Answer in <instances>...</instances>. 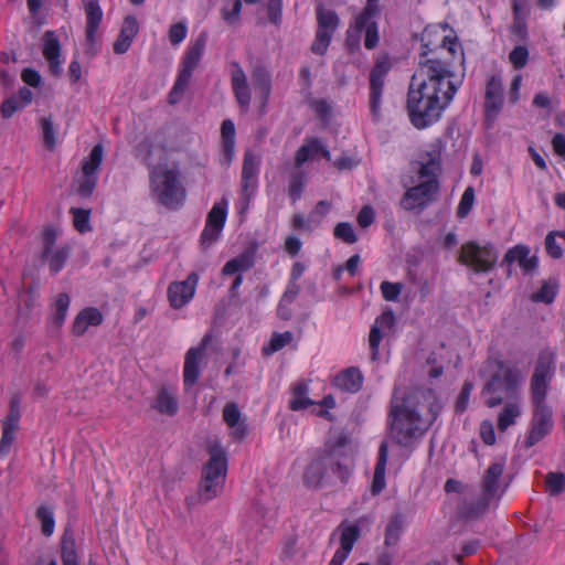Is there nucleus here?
Wrapping results in <instances>:
<instances>
[{
    "label": "nucleus",
    "instance_id": "1",
    "mask_svg": "<svg viewBox=\"0 0 565 565\" xmlns=\"http://www.w3.org/2000/svg\"><path fill=\"white\" fill-rule=\"evenodd\" d=\"M460 83L446 63L438 60L420 63L407 94V113L412 125L425 129L439 121Z\"/></svg>",
    "mask_w": 565,
    "mask_h": 565
},
{
    "label": "nucleus",
    "instance_id": "2",
    "mask_svg": "<svg viewBox=\"0 0 565 565\" xmlns=\"http://www.w3.org/2000/svg\"><path fill=\"white\" fill-rule=\"evenodd\" d=\"M138 156L150 168V194L160 204L169 209L180 206L185 192L179 182V170L174 163L166 159V151L157 146L145 142L138 149Z\"/></svg>",
    "mask_w": 565,
    "mask_h": 565
},
{
    "label": "nucleus",
    "instance_id": "3",
    "mask_svg": "<svg viewBox=\"0 0 565 565\" xmlns=\"http://www.w3.org/2000/svg\"><path fill=\"white\" fill-rule=\"evenodd\" d=\"M354 454V447L350 444H342L317 454L303 471L305 486L321 489L337 481L345 482L353 469Z\"/></svg>",
    "mask_w": 565,
    "mask_h": 565
},
{
    "label": "nucleus",
    "instance_id": "4",
    "mask_svg": "<svg viewBox=\"0 0 565 565\" xmlns=\"http://www.w3.org/2000/svg\"><path fill=\"white\" fill-rule=\"evenodd\" d=\"M439 405L430 407L429 414L420 416L415 412V397H403L396 390L390 413V434L397 444L409 446L417 440L427 430L431 422L436 418Z\"/></svg>",
    "mask_w": 565,
    "mask_h": 565
},
{
    "label": "nucleus",
    "instance_id": "5",
    "mask_svg": "<svg viewBox=\"0 0 565 565\" xmlns=\"http://www.w3.org/2000/svg\"><path fill=\"white\" fill-rule=\"evenodd\" d=\"M552 363L553 359L551 355L542 356L536 365L532 379V394L533 402L535 404V412L532 422V429L527 437L530 445L537 443L548 434L553 427L552 412L544 404L547 381L552 375Z\"/></svg>",
    "mask_w": 565,
    "mask_h": 565
},
{
    "label": "nucleus",
    "instance_id": "6",
    "mask_svg": "<svg viewBox=\"0 0 565 565\" xmlns=\"http://www.w3.org/2000/svg\"><path fill=\"white\" fill-rule=\"evenodd\" d=\"M440 162L430 158L419 164L415 175L411 178V185L401 201L403 209L408 211L422 210L429 204L439 189L437 180Z\"/></svg>",
    "mask_w": 565,
    "mask_h": 565
},
{
    "label": "nucleus",
    "instance_id": "7",
    "mask_svg": "<svg viewBox=\"0 0 565 565\" xmlns=\"http://www.w3.org/2000/svg\"><path fill=\"white\" fill-rule=\"evenodd\" d=\"M483 375L489 377V382L482 391L484 403L489 407H494L504 397L512 396L521 382V375L518 371L498 360L487 362Z\"/></svg>",
    "mask_w": 565,
    "mask_h": 565
},
{
    "label": "nucleus",
    "instance_id": "8",
    "mask_svg": "<svg viewBox=\"0 0 565 565\" xmlns=\"http://www.w3.org/2000/svg\"><path fill=\"white\" fill-rule=\"evenodd\" d=\"M227 452L218 440L209 446V460L202 469L199 497L207 502L216 498L223 490L227 475Z\"/></svg>",
    "mask_w": 565,
    "mask_h": 565
},
{
    "label": "nucleus",
    "instance_id": "9",
    "mask_svg": "<svg viewBox=\"0 0 565 565\" xmlns=\"http://www.w3.org/2000/svg\"><path fill=\"white\" fill-rule=\"evenodd\" d=\"M459 260L475 271H488L497 263L498 253L491 244L469 242L461 246Z\"/></svg>",
    "mask_w": 565,
    "mask_h": 565
},
{
    "label": "nucleus",
    "instance_id": "10",
    "mask_svg": "<svg viewBox=\"0 0 565 565\" xmlns=\"http://www.w3.org/2000/svg\"><path fill=\"white\" fill-rule=\"evenodd\" d=\"M317 21L318 30L311 50L313 53L322 55L327 52L332 35L339 25V18L334 11L319 6L317 8Z\"/></svg>",
    "mask_w": 565,
    "mask_h": 565
},
{
    "label": "nucleus",
    "instance_id": "11",
    "mask_svg": "<svg viewBox=\"0 0 565 565\" xmlns=\"http://www.w3.org/2000/svg\"><path fill=\"white\" fill-rule=\"evenodd\" d=\"M422 41L427 47H445L454 56L461 52V46L458 43L454 30L447 24L439 23L426 26L422 35Z\"/></svg>",
    "mask_w": 565,
    "mask_h": 565
},
{
    "label": "nucleus",
    "instance_id": "12",
    "mask_svg": "<svg viewBox=\"0 0 565 565\" xmlns=\"http://www.w3.org/2000/svg\"><path fill=\"white\" fill-rule=\"evenodd\" d=\"M503 462H494L488 468L482 480V502L478 507L477 511L473 512V514L482 513L492 503L499 500L503 493V489L500 484V478L503 473Z\"/></svg>",
    "mask_w": 565,
    "mask_h": 565
},
{
    "label": "nucleus",
    "instance_id": "13",
    "mask_svg": "<svg viewBox=\"0 0 565 565\" xmlns=\"http://www.w3.org/2000/svg\"><path fill=\"white\" fill-rule=\"evenodd\" d=\"M209 341V337H204L200 345L190 348L185 354L183 366V384L185 392H189L196 385L203 367Z\"/></svg>",
    "mask_w": 565,
    "mask_h": 565
},
{
    "label": "nucleus",
    "instance_id": "14",
    "mask_svg": "<svg viewBox=\"0 0 565 565\" xmlns=\"http://www.w3.org/2000/svg\"><path fill=\"white\" fill-rule=\"evenodd\" d=\"M102 161L103 147L102 145H96L92 149L88 158L83 161L82 172L77 179L78 192L82 196H88L93 193L97 181L96 173Z\"/></svg>",
    "mask_w": 565,
    "mask_h": 565
},
{
    "label": "nucleus",
    "instance_id": "15",
    "mask_svg": "<svg viewBox=\"0 0 565 565\" xmlns=\"http://www.w3.org/2000/svg\"><path fill=\"white\" fill-rule=\"evenodd\" d=\"M391 68L387 56H380L370 74V106L374 116H377L381 109L384 79Z\"/></svg>",
    "mask_w": 565,
    "mask_h": 565
},
{
    "label": "nucleus",
    "instance_id": "16",
    "mask_svg": "<svg viewBox=\"0 0 565 565\" xmlns=\"http://www.w3.org/2000/svg\"><path fill=\"white\" fill-rule=\"evenodd\" d=\"M228 212V201L223 199L214 203L206 220L205 227L201 235V241L204 246H210L221 235Z\"/></svg>",
    "mask_w": 565,
    "mask_h": 565
},
{
    "label": "nucleus",
    "instance_id": "17",
    "mask_svg": "<svg viewBox=\"0 0 565 565\" xmlns=\"http://www.w3.org/2000/svg\"><path fill=\"white\" fill-rule=\"evenodd\" d=\"M374 17L370 18L366 13H361L354 21V25H351L348 30V43L351 46H355L359 44L360 34L362 31L365 32L364 44L369 50L374 49L379 43V31L377 25L374 22Z\"/></svg>",
    "mask_w": 565,
    "mask_h": 565
},
{
    "label": "nucleus",
    "instance_id": "18",
    "mask_svg": "<svg viewBox=\"0 0 565 565\" xmlns=\"http://www.w3.org/2000/svg\"><path fill=\"white\" fill-rule=\"evenodd\" d=\"M199 277L190 274L185 280L172 282L168 288L170 306L180 309L188 305L194 297Z\"/></svg>",
    "mask_w": 565,
    "mask_h": 565
},
{
    "label": "nucleus",
    "instance_id": "19",
    "mask_svg": "<svg viewBox=\"0 0 565 565\" xmlns=\"http://www.w3.org/2000/svg\"><path fill=\"white\" fill-rule=\"evenodd\" d=\"M394 322L395 318L392 312H384L375 319L369 335L372 360L377 359L380 343L391 332Z\"/></svg>",
    "mask_w": 565,
    "mask_h": 565
},
{
    "label": "nucleus",
    "instance_id": "20",
    "mask_svg": "<svg viewBox=\"0 0 565 565\" xmlns=\"http://www.w3.org/2000/svg\"><path fill=\"white\" fill-rule=\"evenodd\" d=\"M58 236V231L53 227H49L44 232L45 250L44 257L49 263L50 269L53 273H58L65 260L68 257V249L65 247L53 248V244Z\"/></svg>",
    "mask_w": 565,
    "mask_h": 565
},
{
    "label": "nucleus",
    "instance_id": "21",
    "mask_svg": "<svg viewBox=\"0 0 565 565\" xmlns=\"http://www.w3.org/2000/svg\"><path fill=\"white\" fill-rule=\"evenodd\" d=\"M43 56L47 61L50 68L54 75L62 73L64 58L61 54V45L54 32H45L43 35Z\"/></svg>",
    "mask_w": 565,
    "mask_h": 565
},
{
    "label": "nucleus",
    "instance_id": "22",
    "mask_svg": "<svg viewBox=\"0 0 565 565\" xmlns=\"http://www.w3.org/2000/svg\"><path fill=\"white\" fill-rule=\"evenodd\" d=\"M20 414L17 409H11L10 414L2 423V435L0 438V457H7L15 441V435L19 429Z\"/></svg>",
    "mask_w": 565,
    "mask_h": 565
},
{
    "label": "nucleus",
    "instance_id": "23",
    "mask_svg": "<svg viewBox=\"0 0 565 565\" xmlns=\"http://www.w3.org/2000/svg\"><path fill=\"white\" fill-rule=\"evenodd\" d=\"M32 100L33 93L28 88H21L1 104V116L6 119L11 118L14 114L28 107Z\"/></svg>",
    "mask_w": 565,
    "mask_h": 565
},
{
    "label": "nucleus",
    "instance_id": "24",
    "mask_svg": "<svg viewBox=\"0 0 565 565\" xmlns=\"http://www.w3.org/2000/svg\"><path fill=\"white\" fill-rule=\"evenodd\" d=\"M518 264L523 270L531 271L537 266V258L530 255V248L526 245L519 244L510 248L504 258L503 264Z\"/></svg>",
    "mask_w": 565,
    "mask_h": 565
},
{
    "label": "nucleus",
    "instance_id": "25",
    "mask_svg": "<svg viewBox=\"0 0 565 565\" xmlns=\"http://www.w3.org/2000/svg\"><path fill=\"white\" fill-rule=\"evenodd\" d=\"M205 43V38L200 36L192 45L189 46L181 62L179 71L180 75H186L188 78L192 77V73L203 55Z\"/></svg>",
    "mask_w": 565,
    "mask_h": 565
},
{
    "label": "nucleus",
    "instance_id": "26",
    "mask_svg": "<svg viewBox=\"0 0 565 565\" xmlns=\"http://www.w3.org/2000/svg\"><path fill=\"white\" fill-rule=\"evenodd\" d=\"M139 25L135 17L128 15L125 18L118 39L114 43V51L117 54L126 53L138 33Z\"/></svg>",
    "mask_w": 565,
    "mask_h": 565
},
{
    "label": "nucleus",
    "instance_id": "27",
    "mask_svg": "<svg viewBox=\"0 0 565 565\" xmlns=\"http://www.w3.org/2000/svg\"><path fill=\"white\" fill-rule=\"evenodd\" d=\"M330 160V152L316 139L308 140L296 154V166L301 167L307 161H315L319 158Z\"/></svg>",
    "mask_w": 565,
    "mask_h": 565
},
{
    "label": "nucleus",
    "instance_id": "28",
    "mask_svg": "<svg viewBox=\"0 0 565 565\" xmlns=\"http://www.w3.org/2000/svg\"><path fill=\"white\" fill-rule=\"evenodd\" d=\"M103 321L102 312L96 308H85L76 316L73 332L83 335L90 327H97Z\"/></svg>",
    "mask_w": 565,
    "mask_h": 565
},
{
    "label": "nucleus",
    "instance_id": "29",
    "mask_svg": "<svg viewBox=\"0 0 565 565\" xmlns=\"http://www.w3.org/2000/svg\"><path fill=\"white\" fill-rule=\"evenodd\" d=\"M337 533L339 534L340 543L338 550L350 554L360 537L361 527L358 522H344L338 527Z\"/></svg>",
    "mask_w": 565,
    "mask_h": 565
},
{
    "label": "nucleus",
    "instance_id": "30",
    "mask_svg": "<svg viewBox=\"0 0 565 565\" xmlns=\"http://www.w3.org/2000/svg\"><path fill=\"white\" fill-rule=\"evenodd\" d=\"M223 419L234 438L242 439L246 435V425L242 420L241 412L235 404H228L223 409Z\"/></svg>",
    "mask_w": 565,
    "mask_h": 565
},
{
    "label": "nucleus",
    "instance_id": "31",
    "mask_svg": "<svg viewBox=\"0 0 565 565\" xmlns=\"http://www.w3.org/2000/svg\"><path fill=\"white\" fill-rule=\"evenodd\" d=\"M223 145V164L228 166L235 153V126L232 120L226 119L221 127Z\"/></svg>",
    "mask_w": 565,
    "mask_h": 565
},
{
    "label": "nucleus",
    "instance_id": "32",
    "mask_svg": "<svg viewBox=\"0 0 565 565\" xmlns=\"http://www.w3.org/2000/svg\"><path fill=\"white\" fill-rule=\"evenodd\" d=\"M232 86L238 104L243 108H247L250 103V90L246 82V76L239 67H235L232 72Z\"/></svg>",
    "mask_w": 565,
    "mask_h": 565
},
{
    "label": "nucleus",
    "instance_id": "33",
    "mask_svg": "<svg viewBox=\"0 0 565 565\" xmlns=\"http://www.w3.org/2000/svg\"><path fill=\"white\" fill-rule=\"evenodd\" d=\"M386 463H387V444L383 443L380 447L379 459L375 466L373 481H372V492L373 494H379L382 492L386 486L385 482V472H386Z\"/></svg>",
    "mask_w": 565,
    "mask_h": 565
},
{
    "label": "nucleus",
    "instance_id": "34",
    "mask_svg": "<svg viewBox=\"0 0 565 565\" xmlns=\"http://www.w3.org/2000/svg\"><path fill=\"white\" fill-rule=\"evenodd\" d=\"M153 407L162 414L174 415L178 411L177 391L168 387L161 388Z\"/></svg>",
    "mask_w": 565,
    "mask_h": 565
},
{
    "label": "nucleus",
    "instance_id": "35",
    "mask_svg": "<svg viewBox=\"0 0 565 565\" xmlns=\"http://www.w3.org/2000/svg\"><path fill=\"white\" fill-rule=\"evenodd\" d=\"M85 12L87 19L86 36L89 42H94L96 32L103 19V11L97 1L90 0L85 6Z\"/></svg>",
    "mask_w": 565,
    "mask_h": 565
},
{
    "label": "nucleus",
    "instance_id": "36",
    "mask_svg": "<svg viewBox=\"0 0 565 565\" xmlns=\"http://www.w3.org/2000/svg\"><path fill=\"white\" fill-rule=\"evenodd\" d=\"M62 563L63 565H78L77 553L75 550V541L72 535L65 534L61 543ZM38 565H58L56 561H41Z\"/></svg>",
    "mask_w": 565,
    "mask_h": 565
},
{
    "label": "nucleus",
    "instance_id": "37",
    "mask_svg": "<svg viewBox=\"0 0 565 565\" xmlns=\"http://www.w3.org/2000/svg\"><path fill=\"white\" fill-rule=\"evenodd\" d=\"M334 385L340 390L354 393L362 386V375L356 369L345 370L337 375Z\"/></svg>",
    "mask_w": 565,
    "mask_h": 565
},
{
    "label": "nucleus",
    "instance_id": "38",
    "mask_svg": "<svg viewBox=\"0 0 565 565\" xmlns=\"http://www.w3.org/2000/svg\"><path fill=\"white\" fill-rule=\"evenodd\" d=\"M255 104L263 108L270 95V81L266 73L255 74L253 78Z\"/></svg>",
    "mask_w": 565,
    "mask_h": 565
},
{
    "label": "nucleus",
    "instance_id": "39",
    "mask_svg": "<svg viewBox=\"0 0 565 565\" xmlns=\"http://www.w3.org/2000/svg\"><path fill=\"white\" fill-rule=\"evenodd\" d=\"M521 415V405L518 399L508 402L499 415L498 427L501 431L507 430L511 425L515 424Z\"/></svg>",
    "mask_w": 565,
    "mask_h": 565
},
{
    "label": "nucleus",
    "instance_id": "40",
    "mask_svg": "<svg viewBox=\"0 0 565 565\" xmlns=\"http://www.w3.org/2000/svg\"><path fill=\"white\" fill-rule=\"evenodd\" d=\"M242 11L241 0H226L221 8V17L228 25H236Z\"/></svg>",
    "mask_w": 565,
    "mask_h": 565
},
{
    "label": "nucleus",
    "instance_id": "41",
    "mask_svg": "<svg viewBox=\"0 0 565 565\" xmlns=\"http://www.w3.org/2000/svg\"><path fill=\"white\" fill-rule=\"evenodd\" d=\"M294 342V335L291 332L286 331L281 333H274L267 345L263 348V352L266 355L273 354Z\"/></svg>",
    "mask_w": 565,
    "mask_h": 565
},
{
    "label": "nucleus",
    "instance_id": "42",
    "mask_svg": "<svg viewBox=\"0 0 565 565\" xmlns=\"http://www.w3.org/2000/svg\"><path fill=\"white\" fill-rule=\"evenodd\" d=\"M312 401L308 398V387L306 384H297L292 390L290 398V408L294 411L306 409L312 405Z\"/></svg>",
    "mask_w": 565,
    "mask_h": 565
},
{
    "label": "nucleus",
    "instance_id": "43",
    "mask_svg": "<svg viewBox=\"0 0 565 565\" xmlns=\"http://www.w3.org/2000/svg\"><path fill=\"white\" fill-rule=\"evenodd\" d=\"M257 188V178H245L242 175V198L237 204L239 213H244L250 200V196L254 194Z\"/></svg>",
    "mask_w": 565,
    "mask_h": 565
},
{
    "label": "nucleus",
    "instance_id": "44",
    "mask_svg": "<svg viewBox=\"0 0 565 565\" xmlns=\"http://www.w3.org/2000/svg\"><path fill=\"white\" fill-rule=\"evenodd\" d=\"M70 297L66 294H60L53 305V320L56 326H62L66 319L70 307Z\"/></svg>",
    "mask_w": 565,
    "mask_h": 565
},
{
    "label": "nucleus",
    "instance_id": "45",
    "mask_svg": "<svg viewBox=\"0 0 565 565\" xmlns=\"http://www.w3.org/2000/svg\"><path fill=\"white\" fill-rule=\"evenodd\" d=\"M36 516L41 522L42 533L46 536L53 534L55 529L54 514L51 508L49 507H40L36 511Z\"/></svg>",
    "mask_w": 565,
    "mask_h": 565
},
{
    "label": "nucleus",
    "instance_id": "46",
    "mask_svg": "<svg viewBox=\"0 0 565 565\" xmlns=\"http://www.w3.org/2000/svg\"><path fill=\"white\" fill-rule=\"evenodd\" d=\"M557 294V284L555 281H545L540 290L532 295V300L534 302H544L551 303L553 302L555 296Z\"/></svg>",
    "mask_w": 565,
    "mask_h": 565
},
{
    "label": "nucleus",
    "instance_id": "47",
    "mask_svg": "<svg viewBox=\"0 0 565 565\" xmlns=\"http://www.w3.org/2000/svg\"><path fill=\"white\" fill-rule=\"evenodd\" d=\"M70 213L73 216V224L76 231L79 233H85L90 230L89 218L90 211L85 209L72 207Z\"/></svg>",
    "mask_w": 565,
    "mask_h": 565
},
{
    "label": "nucleus",
    "instance_id": "48",
    "mask_svg": "<svg viewBox=\"0 0 565 565\" xmlns=\"http://www.w3.org/2000/svg\"><path fill=\"white\" fill-rule=\"evenodd\" d=\"M475 199H476V195H475L473 188L472 186L466 188V190L463 191V193L460 198V201H459V204L457 207L458 217L463 218L470 213V211L472 210L473 204H475Z\"/></svg>",
    "mask_w": 565,
    "mask_h": 565
},
{
    "label": "nucleus",
    "instance_id": "49",
    "mask_svg": "<svg viewBox=\"0 0 565 565\" xmlns=\"http://www.w3.org/2000/svg\"><path fill=\"white\" fill-rule=\"evenodd\" d=\"M250 266V258L247 255L238 256L234 259L228 260L224 268L223 274L224 275H234L237 273L245 271Z\"/></svg>",
    "mask_w": 565,
    "mask_h": 565
},
{
    "label": "nucleus",
    "instance_id": "50",
    "mask_svg": "<svg viewBox=\"0 0 565 565\" xmlns=\"http://www.w3.org/2000/svg\"><path fill=\"white\" fill-rule=\"evenodd\" d=\"M190 81L191 78H188L186 75H178V78L169 94L170 104H177L182 99Z\"/></svg>",
    "mask_w": 565,
    "mask_h": 565
},
{
    "label": "nucleus",
    "instance_id": "51",
    "mask_svg": "<svg viewBox=\"0 0 565 565\" xmlns=\"http://www.w3.org/2000/svg\"><path fill=\"white\" fill-rule=\"evenodd\" d=\"M333 234H334L335 238L341 239L348 244H353L358 239L352 224L347 223V222L339 223L334 227Z\"/></svg>",
    "mask_w": 565,
    "mask_h": 565
},
{
    "label": "nucleus",
    "instance_id": "52",
    "mask_svg": "<svg viewBox=\"0 0 565 565\" xmlns=\"http://www.w3.org/2000/svg\"><path fill=\"white\" fill-rule=\"evenodd\" d=\"M41 128L43 132L44 142L49 148H54L56 145V135L54 125L51 117L41 119Z\"/></svg>",
    "mask_w": 565,
    "mask_h": 565
},
{
    "label": "nucleus",
    "instance_id": "53",
    "mask_svg": "<svg viewBox=\"0 0 565 565\" xmlns=\"http://www.w3.org/2000/svg\"><path fill=\"white\" fill-rule=\"evenodd\" d=\"M503 106V95H488L486 94V114L488 118H495Z\"/></svg>",
    "mask_w": 565,
    "mask_h": 565
},
{
    "label": "nucleus",
    "instance_id": "54",
    "mask_svg": "<svg viewBox=\"0 0 565 565\" xmlns=\"http://www.w3.org/2000/svg\"><path fill=\"white\" fill-rule=\"evenodd\" d=\"M509 60L515 68H523L529 61V51L523 45L515 46L510 55Z\"/></svg>",
    "mask_w": 565,
    "mask_h": 565
},
{
    "label": "nucleus",
    "instance_id": "55",
    "mask_svg": "<svg viewBox=\"0 0 565 565\" xmlns=\"http://www.w3.org/2000/svg\"><path fill=\"white\" fill-rule=\"evenodd\" d=\"M546 490L551 494H558L565 487V477L563 473L551 472L546 477Z\"/></svg>",
    "mask_w": 565,
    "mask_h": 565
},
{
    "label": "nucleus",
    "instance_id": "56",
    "mask_svg": "<svg viewBox=\"0 0 565 565\" xmlns=\"http://www.w3.org/2000/svg\"><path fill=\"white\" fill-rule=\"evenodd\" d=\"M559 232H550L545 238V248L547 254L553 258H561L563 250L561 245L557 243Z\"/></svg>",
    "mask_w": 565,
    "mask_h": 565
},
{
    "label": "nucleus",
    "instance_id": "57",
    "mask_svg": "<svg viewBox=\"0 0 565 565\" xmlns=\"http://www.w3.org/2000/svg\"><path fill=\"white\" fill-rule=\"evenodd\" d=\"M188 34V26L184 22H178L170 26L169 40L173 45H179Z\"/></svg>",
    "mask_w": 565,
    "mask_h": 565
},
{
    "label": "nucleus",
    "instance_id": "58",
    "mask_svg": "<svg viewBox=\"0 0 565 565\" xmlns=\"http://www.w3.org/2000/svg\"><path fill=\"white\" fill-rule=\"evenodd\" d=\"M258 159L252 154V153H246L245 158H244V164H243V172H242V175H245V178H257V172H258Z\"/></svg>",
    "mask_w": 565,
    "mask_h": 565
},
{
    "label": "nucleus",
    "instance_id": "59",
    "mask_svg": "<svg viewBox=\"0 0 565 565\" xmlns=\"http://www.w3.org/2000/svg\"><path fill=\"white\" fill-rule=\"evenodd\" d=\"M381 290L385 300L394 301L399 296L402 287L399 284L384 281L381 285Z\"/></svg>",
    "mask_w": 565,
    "mask_h": 565
},
{
    "label": "nucleus",
    "instance_id": "60",
    "mask_svg": "<svg viewBox=\"0 0 565 565\" xmlns=\"http://www.w3.org/2000/svg\"><path fill=\"white\" fill-rule=\"evenodd\" d=\"M22 81L31 87H40L42 84V77L40 73L33 68H24L21 73Z\"/></svg>",
    "mask_w": 565,
    "mask_h": 565
},
{
    "label": "nucleus",
    "instance_id": "61",
    "mask_svg": "<svg viewBox=\"0 0 565 565\" xmlns=\"http://www.w3.org/2000/svg\"><path fill=\"white\" fill-rule=\"evenodd\" d=\"M480 437L487 445H493L495 443V433L491 422L483 420L480 424Z\"/></svg>",
    "mask_w": 565,
    "mask_h": 565
},
{
    "label": "nucleus",
    "instance_id": "62",
    "mask_svg": "<svg viewBox=\"0 0 565 565\" xmlns=\"http://www.w3.org/2000/svg\"><path fill=\"white\" fill-rule=\"evenodd\" d=\"M472 385L470 383H466L463 386H462V390L459 394V397L457 399V403H456V411L457 412H463L466 411L467 406H468V403H469V398H470V395H471V392H472Z\"/></svg>",
    "mask_w": 565,
    "mask_h": 565
},
{
    "label": "nucleus",
    "instance_id": "63",
    "mask_svg": "<svg viewBox=\"0 0 565 565\" xmlns=\"http://www.w3.org/2000/svg\"><path fill=\"white\" fill-rule=\"evenodd\" d=\"M401 534V524L397 521L391 522L385 532V543L387 545H394L399 537Z\"/></svg>",
    "mask_w": 565,
    "mask_h": 565
},
{
    "label": "nucleus",
    "instance_id": "64",
    "mask_svg": "<svg viewBox=\"0 0 565 565\" xmlns=\"http://www.w3.org/2000/svg\"><path fill=\"white\" fill-rule=\"evenodd\" d=\"M375 217V213L372 207L364 206L358 214V223L361 227L365 228L370 226Z\"/></svg>",
    "mask_w": 565,
    "mask_h": 565
}]
</instances>
